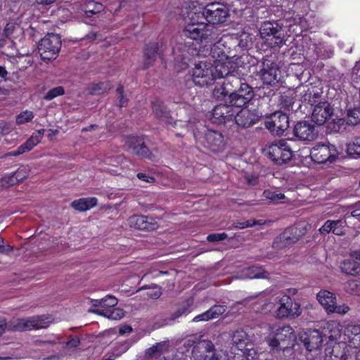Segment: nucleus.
<instances>
[{
    "label": "nucleus",
    "mask_w": 360,
    "mask_h": 360,
    "mask_svg": "<svg viewBox=\"0 0 360 360\" xmlns=\"http://www.w3.org/2000/svg\"><path fill=\"white\" fill-rule=\"evenodd\" d=\"M206 52H208V55L203 53L205 59L195 65L192 73L194 84L200 86L211 85L215 79L227 75L233 70L231 65L224 63L229 55L224 44L218 41Z\"/></svg>",
    "instance_id": "f257e3e1"
},
{
    "label": "nucleus",
    "mask_w": 360,
    "mask_h": 360,
    "mask_svg": "<svg viewBox=\"0 0 360 360\" xmlns=\"http://www.w3.org/2000/svg\"><path fill=\"white\" fill-rule=\"evenodd\" d=\"M191 22H189L182 31V35L193 40L199 39L201 43H212L217 39L216 34L213 32V27L205 25L202 19H198L195 12L188 14Z\"/></svg>",
    "instance_id": "f03ea898"
},
{
    "label": "nucleus",
    "mask_w": 360,
    "mask_h": 360,
    "mask_svg": "<svg viewBox=\"0 0 360 360\" xmlns=\"http://www.w3.org/2000/svg\"><path fill=\"white\" fill-rule=\"evenodd\" d=\"M192 355L194 360H229L226 352H217L210 340L200 339L193 346Z\"/></svg>",
    "instance_id": "7ed1b4c3"
},
{
    "label": "nucleus",
    "mask_w": 360,
    "mask_h": 360,
    "mask_svg": "<svg viewBox=\"0 0 360 360\" xmlns=\"http://www.w3.org/2000/svg\"><path fill=\"white\" fill-rule=\"evenodd\" d=\"M198 19L200 18L211 24H220L226 20L229 17V9L223 4L212 2L208 4L203 8L195 11Z\"/></svg>",
    "instance_id": "20e7f679"
},
{
    "label": "nucleus",
    "mask_w": 360,
    "mask_h": 360,
    "mask_svg": "<svg viewBox=\"0 0 360 360\" xmlns=\"http://www.w3.org/2000/svg\"><path fill=\"white\" fill-rule=\"evenodd\" d=\"M270 334L266 338L268 345L273 349H278L281 342L286 343L283 349H288L289 345H293L296 336L294 330L290 326H274L270 327Z\"/></svg>",
    "instance_id": "39448f33"
},
{
    "label": "nucleus",
    "mask_w": 360,
    "mask_h": 360,
    "mask_svg": "<svg viewBox=\"0 0 360 360\" xmlns=\"http://www.w3.org/2000/svg\"><path fill=\"white\" fill-rule=\"evenodd\" d=\"M259 35L269 48L280 47L285 43L282 28L276 22H263L259 28Z\"/></svg>",
    "instance_id": "423d86ee"
},
{
    "label": "nucleus",
    "mask_w": 360,
    "mask_h": 360,
    "mask_svg": "<svg viewBox=\"0 0 360 360\" xmlns=\"http://www.w3.org/2000/svg\"><path fill=\"white\" fill-rule=\"evenodd\" d=\"M61 48V40L58 34H47L38 44V51L44 60L56 58Z\"/></svg>",
    "instance_id": "0eeeda50"
},
{
    "label": "nucleus",
    "mask_w": 360,
    "mask_h": 360,
    "mask_svg": "<svg viewBox=\"0 0 360 360\" xmlns=\"http://www.w3.org/2000/svg\"><path fill=\"white\" fill-rule=\"evenodd\" d=\"M292 141L280 140L266 148L267 156L276 164L282 165L290 161L292 157V150L290 145Z\"/></svg>",
    "instance_id": "6e6552de"
},
{
    "label": "nucleus",
    "mask_w": 360,
    "mask_h": 360,
    "mask_svg": "<svg viewBox=\"0 0 360 360\" xmlns=\"http://www.w3.org/2000/svg\"><path fill=\"white\" fill-rule=\"evenodd\" d=\"M47 327V322L41 316H32L27 319L13 318L7 323L9 331L31 330Z\"/></svg>",
    "instance_id": "1a4fd4ad"
},
{
    "label": "nucleus",
    "mask_w": 360,
    "mask_h": 360,
    "mask_svg": "<svg viewBox=\"0 0 360 360\" xmlns=\"http://www.w3.org/2000/svg\"><path fill=\"white\" fill-rule=\"evenodd\" d=\"M279 304L276 311V317L278 319H295L302 314L300 304L293 302L289 295H283L279 300Z\"/></svg>",
    "instance_id": "9d476101"
},
{
    "label": "nucleus",
    "mask_w": 360,
    "mask_h": 360,
    "mask_svg": "<svg viewBox=\"0 0 360 360\" xmlns=\"http://www.w3.org/2000/svg\"><path fill=\"white\" fill-rule=\"evenodd\" d=\"M195 138L204 147L213 152L222 150L225 146L224 136L217 131L206 129L202 134L195 135Z\"/></svg>",
    "instance_id": "9b49d317"
},
{
    "label": "nucleus",
    "mask_w": 360,
    "mask_h": 360,
    "mask_svg": "<svg viewBox=\"0 0 360 360\" xmlns=\"http://www.w3.org/2000/svg\"><path fill=\"white\" fill-rule=\"evenodd\" d=\"M338 155L336 147L330 143L316 145L310 152L311 160L319 164L332 163L336 160Z\"/></svg>",
    "instance_id": "f8f14e48"
},
{
    "label": "nucleus",
    "mask_w": 360,
    "mask_h": 360,
    "mask_svg": "<svg viewBox=\"0 0 360 360\" xmlns=\"http://www.w3.org/2000/svg\"><path fill=\"white\" fill-rule=\"evenodd\" d=\"M319 303L324 307L328 313H337L345 314L349 307L347 304L337 305L336 296L334 293L326 290H321L316 295Z\"/></svg>",
    "instance_id": "ddd939ff"
},
{
    "label": "nucleus",
    "mask_w": 360,
    "mask_h": 360,
    "mask_svg": "<svg viewBox=\"0 0 360 360\" xmlns=\"http://www.w3.org/2000/svg\"><path fill=\"white\" fill-rule=\"evenodd\" d=\"M264 124L271 133L281 136L289 127V118L286 114L277 111L266 117Z\"/></svg>",
    "instance_id": "4468645a"
},
{
    "label": "nucleus",
    "mask_w": 360,
    "mask_h": 360,
    "mask_svg": "<svg viewBox=\"0 0 360 360\" xmlns=\"http://www.w3.org/2000/svg\"><path fill=\"white\" fill-rule=\"evenodd\" d=\"M253 89L245 81L233 94L229 96V103L240 108L245 106L254 97Z\"/></svg>",
    "instance_id": "2eb2a0df"
},
{
    "label": "nucleus",
    "mask_w": 360,
    "mask_h": 360,
    "mask_svg": "<svg viewBox=\"0 0 360 360\" xmlns=\"http://www.w3.org/2000/svg\"><path fill=\"white\" fill-rule=\"evenodd\" d=\"M234 105L231 104H220L216 105L212 111L210 120L217 124H225L234 118L236 111L233 108Z\"/></svg>",
    "instance_id": "dca6fc26"
},
{
    "label": "nucleus",
    "mask_w": 360,
    "mask_h": 360,
    "mask_svg": "<svg viewBox=\"0 0 360 360\" xmlns=\"http://www.w3.org/2000/svg\"><path fill=\"white\" fill-rule=\"evenodd\" d=\"M259 75L264 83L274 84L279 79V70L277 65L270 60H264L259 70Z\"/></svg>",
    "instance_id": "f3484780"
},
{
    "label": "nucleus",
    "mask_w": 360,
    "mask_h": 360,
    "mask_svg": "<svg viewBox=\"0 0 360 360\" xmlns=\"http://www.w3.org/2000/svg\"><path fill=\"white\" fill-rule=\"evenodd\" d=\"M224 63L229 64L232 66L233 70L227 74L220 77L224 78L222 83L226 87V91L229 93V96L233 94L236 89L242 84L244 80L239 77L236 76L234 72L236 71L237 65L233 60V57L228 56V58L225 60Z\"/></svg>",
    "instance_id": "a211bd4d"
},
{
    "label": "nucleus",
    "mask_w": 360,
    "mask_h": 360,
    "mask_svg": "<svg viewBox=\"0 0 360 360\" xmlns=\"http://www.w3.org/2000/svg\"><path fill=\"white\" fill-rule=\"evenodd\" d=\"M333 115V108L328 102H319L314 107L311 120L318 125H323L332 117Z\"/></svg>",
    "instance_id": "6ab92c4d"
},
{
    "label": "nucleus",
    "mask_w": 360,
    "mask_h": 360,
    "mask_svg": "<svg viewBox=\"0 0 360 360\" xmlns=\"http://www.w3.org/2000/svg\"><path fill=\"white\" fill-rule=\"evenodd\" d=\"M293 133L298 139L306 142L313 141L318 136L314 126L307 121L297 122L294 127Z\"/></svg>",
    "instance_id": "aec40b11"
},
{
    "label": "nucleus",
    "mask_w": 360,
    "mask_h": 360,
    "mask_svg": "<svg viewBox=\"0 0 360 360\" xmlns=\"http://www.w3.org/2000/svg\"><path fill=\"white\" fill-rule=\"evenodd\" d=\"M127 150L132 154L136 155L141 158H148L153 160L154 156L149 151L143 140L139 137H130L127 141Z\"/></svg>",
    "instance_id": "412c9836"
},
{
    "label": "nucleus",
    "mask_w": 360,
    "mask_h": 360,
    "mask_svg": "<svg viewBox=\"0 0 360 360\" xmlns=\"http://www.w3.org/2000/svg\"><path fill=\"white\" fill-rule=\"evenodd\" d=\"M300 232L298 228L296 226L287 229L276 238L274 242V247L281 249L296 243L300 237L304 234V233H300Z\"/></svg>",
    "instance_id": "4be33fe9"
},
{
    "label": "nucleus",
    "mask_w": 360,
    "mask_h": 360,
    "mask_svg": "<svg viewBox=\"0 0 360 360\" xmlns=\"http://www.w3.org/2000/svg\"><path fill=\"white\" fill-rule=\"evenodd\" d=\"M259 116L255 111H251L247 108H243L234 116L236 124L242 128H248L254 125L259 121Z\"/></svg>",
    "instance_id": "5701e85b"
},
{
    "label": "nucleus",
    "mask_w": 360,
    "mask_h": 360,
    "mask_svg": "<svg viewBox=\"0 0 360 360\" xmlns=\"http://www.w3.org/2000/svg\"><path fill=\"white\" fill-rule=\"evenodd\" d=\"M300 340L308 351L319 349L323 342L322 336L318 330H307L300 336Z\"/></svg>",
    "instance_id": "b1692460"
},
{
    "label": "nucleus",
    "mask_w": 360,
    "mask_h": 360,
    "mask_svg": "<svg viewBox=\"0 0 360 360\" xmlns=\"http://www.w3.org/2000/svg\"><path fill=\"white\" fill-rule=\"evenodd\" d=\"M152 112L155 117L162 123L167 126L176 124V122H173V119L170 115V111L162 102L159 101L153 102Z\"/></svg>",
    "instance_id": "393cba45"
},
{
    "label": "nucleus",
    "mask_w": 360,
    "mask_h": 360,
    "mask_svg": "<svg viewBox=\"0 0 360 360\" xmlns=\"http://www.w3.org/2000/svg\"><path fill=\"white\" fill-rule=\"evenodd\" d=\"M128 224L131 228L139 230H152L155 228L153 219L144 215H133L128 219Z\"/></svg>",
    "instance_id": "a878e982"
},
{
    "label": "nucleus",
    "mask_w": 360,
    "mask_h": 360,
    "mask_svg": "<svg viewBox=\"0 0 360 360\" xmlns=\"http://www.w3.org/2000/svg\"><path fill=\"white\" fill-rule=\"evenodd\" d=\"M28 176L26 167H20L15 172L8 176H5L0 180V186L8 187L24 180Z\"/></svg>",
    "instance_id": "bb28decb"
},
{
    "label": "nucleus",
    "mask_w": 360,
    "mask_h": 360,
    "mask_svg": "<svg viewBox=\"0 0 360 360\" xmlns=\"http://www.w3.org/2000/svg\"><path fill=\"white\" fill-rule=\"evenodd\" d=\"M162 51V44L160 45L158 42H153L148 44L144 51L146 65H151L156 60L157 56L160 55Z\"/></svg>",
    "instance_id": "cd10ccee"
},
{
    "label": "nucleus",
    "mask_w": 360,
    "mask_h": 360,
    "mask_svg": "<svg viewBox=\"0 0 360 360\" xmlns=\"http://www.w3.org/2000/svg\"><path fill=\"white\" fill-rule=\"evenodd\" d=\"M89 311L111 320H120L124 316V310L120 308L96 309Z\"/></svg>",
    "instance_id": "c85d7f7f"
},
{
    "label": "nucleus",
    "mask_w": 360,
    "mask_h": 360,
    "mask_svg": "<svg viewBox=\"0 0 360 360\" xmlns=\"http://www.w3.org/2000/svg\"><path fill=\"white\" fill-rule=\"evenodd\" d=\"M302 102L315 106L320 101L321 93L314 87L309 88L300 93Z\"/></svg>",
    "instance_id": "c756f323"
},
{
    "label": "nucleus",
    "mask_w": 360,
    "mask_h": 360,
    "mask_svg": "<svg viewBox=\"0 0 360 360\" xmlns=\"http://www.w3.org/2000/svg\"><path fill=\"white\" fill-rule=\"evenodd\" d=\"M97 198L94 197L84 198L72 201L71 206L77 211L84 212L95 207L97 205Z\"/></svg>",
    "instance_id": "7c9ffc66"
},
{
    "label": "nucleus",
    "mask_w": 360,
    "mask_h": 360,
    "mask_svg": "<svg viewBox=\"0 0 360 360\" xmlns=\"http://www.w3.org/2000/svg\"><path fill=\"white\" fill-rule=\"evenodd\" d=\"M165 347V343L159 342L148 348L146 352L147 360H165L162 356Z\"/></svg>",
    "instance_id": "2f4dec72"
},
{
    "label": "nucleus",
    "mask_w": 360,
    "mask_h": 360,
    "mask_svg": "<svg viewBox=\"0 0 360 360\" xmlns=\"http://www.w3.org/2000/svg\"><path fill=\"white\" fill-rule=\"evenodd\" d=\"M345 334L349 338V342L355 348L360 347V326L358 325H348L345 329Z\"/></svg>",
    "instance_id": "473e14b6"
},
{
    "label": "nucleus",
    "mask_w": 360,
    "mask_h": 360,
    "mask_svg": "<svg viewBox=\"0 0 360 360\" xmlns=\"http://www.w3.org/2000/svg\"><path fill=\"white\" fill-rule=\"evenodd\" d=\"M231 342L233 345H235L238 349L243 351L246 349V346L249 342V339L247 333L240 330H236L233 333L231 337Z\"/></svg>",
    "instance_id": "72a5a7b5"
},
{
    "label": "nucleus",
    "mask_w": 360,
    "mask_h": 360,
    "mask_svg": "<svg viewBox=\"0 0 360 360\" xmlns=\"http://www.w3.org/2000/svg\"><path fill=\"white\" fill-rule=\"evenodd\" d=\"M341 270L343 273L352 276L360 274L359 263L352 259L343 261L340 265Z\"/></svg>",
    "instance_id": "f704fd0d"
},
{
    "label": "nucleus",
    "mask_w": 360,
    "mask_h": 360,
    "mask_svg": "<svg viewBox=\"0 0 360 360\" xmlns=\"http://www.w3.org/2000/svg\"><path fill=\"white\" fill-rule=\"evenodd\" d=\"M212 96L217 100L222 101L226 99V102L229 103V93L226 91V87L222 82L218 83L214 86Z\"/></svg>",
    "instance_id": "c9c22d12"
},
{
    "label": "nucleus",
    "mask_w": 360,
    "mask_h": 360,
    "mask_svg": "<svg viewBox=\"0 0 360 360\" xmlns=\"http://www.w3.org/2000/svg\"><path fill=\"white\" fill-rule=\"evenodd\" d=\"M34 146H35L34 143L32 142V140L28 139L23 144L20 146L17 150L9 152L5 155L6 157L8 156H18L25 152L31 150Z\"/></svg>",
    "instance_id": "e433bc0d"
},
{
    "label": "nucleus",
    "mask_w": 360,
    "mask_h": 360,
    "mask_svg": "<svg viewBox=\"0 0 360 360\" xmlns=\"http://www.w3.org/2000/svg\"><path fill=\"white\" fill-rule=\"evenodd\" d=\"M347 123L352 125L360 123V108H354L347 110Z\"/></svg>",
    "instance_id": "4c0bfd02"
},
{
    "label": "nucleus",
    "mask_w": 360,
    "mask_h": 360,
    "mask_svg": "<svg viewBox=\"0 0 360 360\" xmlns=\"http://www.w3.org/2000/svg\"><path fill=\"white\" fill-rule=\"evenodd\" d=\"M145 289H149L151 290L150 291L147 292L146 295L150 297V299L157 300L158 299L162 294V288L159 287L156 284H153L150 286L148 285H144L139 289V291L145 290Z\"/></svg>",
    "instance_id": "58836bf2"
},
{
    "label": "nucleus",
    "mask_w": 360,
    "mask_h": 360,
    "mask_svg": "<svg viewBox=\"0 0 360 360\" xmlns=\"http://www.w3.org/2000/svg\"><path fill=\"white\" fill-rule=\"evenodd\" d=\"M266 223L264 220L249 219L243 221H238L233 224V226L236 229H245L252 227L256 225H264Z\"/></svg>",
    "instance_id": "ea45409f"
},
{
    "label": "nucleus",
    "mask_w": 360,
    "mask_h": 360,
    "mask_svg": "<svg viewBox=\"0 0 360 360\" xmlns=\"http://www.w3.org/2000/svg\"><path fill=\"white\" fill-rule=\"evenodd\" d=\"M345 291L351 295H357L360 290V282L356 280H350L345 283Z\"/></svg>",
    "instance_id": "a19ab883"
},
{
    "label": "nucleus",
    "mask_w": 360,
    "mask_h": 360,
    "mask_svg": "<svg viewBox=\"0 0 360 360\" xmlns=\"http://www.w3.org/2000/svg\"><path fill=\"white\" fill-rule=\"evenodd\" d=\"M294 103V98L291 95H282L279 101L281 108L285 110H292Z\"/></svg>",
    "instance_id": "79ce46f5"
},
{
    "label": "nucleus",
    "mask_w": 360,
    "mask_h": 360,
    "mask_svg": "<svg viewBox=\"0 0 360 360\" xmlns=\"http://www.w3.org/2000/svg\"><path fill=\"white\" fill-rule=\"evenodd\" d=\"M347 150L351 155L360 156V138H356L347 144Z\"/></svg>",
    "instance_id": "37998d69"
},
{
    "label": "nucleus",
    "mask_w": 360,
    "mask_h": 360,
    "mask_svg": "<svg viewBox=\"0 0 360 360\" xmlns=\"http://www.w3.org/2000/svg\"><path fill=\"white\" fill-rule=\"evenodd\" d=\"M109 85L108 84H105L104 82H99L97 84H91L89 88V92L91 94H100L104 91H105L107 89H108Z\"/></svg>",
    "instance_id": "c03bdc74"
},
{
    "label": "nucleus",
    "mask_w": 360,
    "mask_h": 360,
    "mask_svg": "<svg viewBox=\"0 0 360 360\" xmlns=\"http://www.w3.org/2000/svg\"><path fill=\"white\" fill-rule=\"evenodd\" d=\"M267 273L258 267H252L248 269L247 277L252 278H264L267 277Z\"/></svg>",
    "instance_id": "a18cd8bd"
},
{
    "label": "nucleus",
    "mask_w": 360,
    "mask_h": 360,
    "mask_svg": "<svg viewBox=\"0 0 360 360\" xmlns=\"http://www.w3.org/2000/svg\"><path fill=\"white\" fill-rule=\"evenodd\" d=\"M188 44H189V42L186 44H182L181 42H179L174 47H173L174 54L178 55V56L181 57V60L184 59L186 53H189L190 50Z\"/></svg>",
    "instance_id": "49530a36"
},
{
    "label": "nucleus",
    "mask_w": 360,
    "mask_h": 360,
    "mask_svg": "<svg viewBox=\"0 0 360 360\" xmlns=\"http://www.w3.org/2000/svg\"><path fill=\"white\" fill-rule=\"evenodd\" d=\"M18 28L19 25L15 22H8L1 32L2 36L9 39Z\"/></svg>",
    "instance_id": "de8ad7c7"
},
{
    "label": "nucleus",
    "mask_w": 360,
    "mask_h": 360,
    "mask_svg": "<svg viewBox=\"0 0 360 360\" xmlns=\"http://www.w3.org/2000/svg\"><path fill=\"white\" fill-rule=\"evenodd\" d=\"M226 307L224 305H214L207 311L210 314V319H214L223 314L226 311Z\"/></svg>",
    "instance_id": "09e8293b"
},
{
    "label": "nucleus",
    "mask_w": 360,
    "mask_h": 360,
    "mask_svg": "<svg viewBox=\"0 0 360 360\" xmlns=\"http://www.w3.org/2000/svg\"><path fill=\"white\" fill-rule=\"evenodd\" d=\"M65 91L63 86H57L50 89L44 96V98L47 101L53 99L54 98L63 95Z\"/></svg>",
    "instance_id": "8fccbe9b"
},
{
    "label": "nucleus",
    "mask_w": 360,
    "mask_h": 360,
    "mask_svg": "<svg viewBox=\"0 0 360 360\" xmlns=\"http://www.w3.org/2000/svg\"><path fill=\"white\" fill-rule=\"evenodd\" d=\"M34 117V114L32 111L25 110L21 113H20L16 117V122L18 124H25L30 120H32Z\"/></svg>",
    "instance_id": "3c124183"
},
{
    "label": "nucleus",
    "mask_w": 360,
    "mask_h": 360,
    "mask_svg": "<svg viewBox=\"0 0 360 360\" xmlns=\"http://www.w3.org/2000/svg\"><path fill=\"white\" fill-rule=\"evenodd\" d=\"M263 195L272 202H278V200L285 198L284 194L276 193L270 190H265L263 192Z\"/></svg>",
    "instance_id": "603ef678"
},
{
    "label": "nucleus",
    "mask_w": 360,
    "mask_h": 360,
    "mask_svg": "<svg viewBox=\"0 0 360 360\" xmlns=\"http://www.w3.org/2000/svg\"><path fill=\"white\" fill-rule=\"evenodd\" d=\"M118 303L117 299L112 295H107L103 298L101 309H112Z\"/></svg>",
    "instance_id": "864d4df0"
},
{
    "label": "nucleus",
    "mask_w": 360,
    "mask_h": 360,
    "mask_svg": "<svg viewBox=\"0 0 360 360\" xmlns=\"http://www.w3.org/2000/svg\"><path fill=\"white\" fill-rule=\"evenodd\" d=\"M189 307L190 304L188 302L183 303L174 313H172L171 315V319L175 320L186 314L188 311Z\"/></svg>",
    "instance_id": "5fc2aeb1"
},
{
    "label": "nucleus",
    "mask_w": 360,
    "mask_h": 360,
    "mask_svg": "<svg viewBox=\"0 0 360 360\" xmlns=\"http://www.w3.org/2000/svg\"><path fill=\"white\" fill-rule=\"evenodd\" d=\"M339 221L327 220L324 224L319 229L321 233H328L333 232V226H336Z\"/></svg>",
    "instance_id": "6e6d98bb"
},
{
    "label": "nucleus",
    "mask_w": 360,
    "mask_h": 360,
    "mask_svg": "<svg viewBox=\"0 0 360 360\" xmlns=\"http://www.w3.org/2000/svg\"><path fill=\"white\" fill-rule=\"evenodd\" d=\"M228 237L225 233H212L207 236V240L209 242H218L225 240Z\"/></svg>",
    "instance_id": "4d7b16f0"
},
{
    "label": "nucleus",
    "mask_w": 360,
    "mask_h": 360,
    "mask_svg": "<svg viewBox=\"0 0 360 360\" xmlns=\"http://www.w3.org/2000/svg\"><path fill=\"white\" fill-rule=\"evenodd\" d=\"M117 92L119 94L118 99H119V106L120 108L127 106L128 103V99L124 96V89L123 86H120L117 89Z\"/></svg>",
    "instance_id": "13d9d810"
},
{
    "label": "nucleus",
    "mask_w": 360,
    "mask_h": 360,
    "mask_svg": "<svg viewBox=\"0 0 360 360\" xmlns=\"http://www.w3.org/2000/svg\"><path fill=\"white\" fill-rule=\"evenodd\" d=\"M13 250V247L9 244L5 245L4 239L0 237V253L8 255Z\"/></svg>",
    "instance_id": "bf43d9fd"
},
{
    "label": "nucleus",
    "mask_w": 360,
    "mask_h": 360,
    "mask_svg": "<svg viewBox=\"0 0 360 360\" xmlns=\"http://www.w3.org/2000/svg\"><path fill=\"white\" fill-rule=\"evenodd\" d=\"M352 80L355 83H360V64L356 63L352 69Z\"/></svg>",
    "instance_id": "052dcab7"
},
{
    "label": "nucleus",
    "mask_w": 360,
    "mask_h": 360,
    "mask_svg": "<svg viewBox=\"0 0 360 360\" xmlns=\"http://www.w3.org/2000/svg\"><path fill=\"white\" fill-rule=\"evenodd\" d=\"M44 132V129H40L34 132L29 139L34 143L35 146L39 143L42 137Z\"/></svg>",
    "instance_id": "680f3d73"
},
{
    "label": "nucleus",
    "mask_w": 360,
    "mask_h": 360,
    "mask_svg": "<svg viewBox=\"0 0 360 360\" xmlns=\"http://www.w3.org/2000/svg\"><path fill=\"white\" fill-rule=\"evenodd\" d=\"M339 223L336 226H333V233L338 236H343L345 235V229L342 226V222L340 220H338Z\"/></svg>",
    "instance_id": "e2e57ef3"
},
{
    "label": "nucleus",
    "mask_w": 360,
    "mask_h": 360,
    "mask_svg": "<svg viewBox=\"0 0 360 360\" xmlns=\"http://www.w3.org/2000/svg\"><path fill=\"white\" fill-rule=\"evenodd\" d=\"M210 319H211L210 316V314H209L208 311L207 310L204 313L195 316L193 319V321H194V322L207 321Z\"/></svg>",
    "instance_id": "0e129e2a"
},
{
    "label": "nucleus",
    "mask_w": 360,
    "mask_h": 360,
    "mask_svg": "<svg viewBox=\"0 0 360 360\" xmlns=\"http://www.w3.org/2000/svg\"><path fill=\"white\" fill-rule=\"evenodd\" d=\"M137 177L143 181L148 182V183H152L154 182L155 179L152 176H150L148 174L146 173H138Z\"/></svg>",
    "instance_id": "69168bd1"
},
{
    "label": "nucleus",
    "mask_w": 360,
    "mask_h": 360,
    "mask_svg": "<svg viewBox=\"0 0 360 360\" xmlns=\"http://www.w3.org/2000/svg\"><path fill=\"white\" fill-rule=\"evenodd\" d=\"M91 6H94V9L95 11L89 10V11H87L86 12H90L91 13H95L101 11L103 9V5L101 4H100V3H96V2H94V1L89 2L88 6L91 7Z\"/></svg>",
    "instance_id": "338daca9"
},
{
    "label": "nucleus",
    "mask_w": 360,
    "mask_h": 360,
    "mask_svg": "<svg viewBox=\"0 0 360 360\" xmlns=\"http://www.w3.org/2000/svg\"><path fill=\"white\" fill-rule=\"evenodd\" d=\"M80 340L78 338H72L66 342V346L68 347H77L79 345Z\"/></svg>",
    "instance_id": "774afa93"
}]
</instances>
